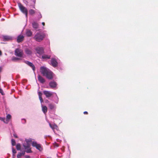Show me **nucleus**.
<instances>
[{
    "label": "nucleus",
    "instance_id": "ddd939ff",
    "mask_svg": "<svg viewBox=\"0 0 158 158\" xmlns=\"http://www.w3.org/2000/svg\"><path fill=\"white\" fill-rule=\"evenodd\" d=\"M24 36L21 35H19L17 37V42L18 43L21 42L24 40Z\"/></svg>",
    "mask_w": 158,
    "mask_h": 158
},
{
    "label": "nucleus",
    "instance_id": "1a4fd4ad",
    "mask_svg": "<svg viewBox=\"0 0 158 158\" xmlns=\"http://www.w3.org/2000/svg\"><path fill=\"white\" fill-rule=\"evenodd\" d=\"M24 63L31 67L34 71L35 70V66L32 63L27 60L25 61Z\"/></svg>",
    "mask_w": 158,
    "mask_h": 158
},
{
    "label": "nucleus",
    "instance_id": "2eb2a0df",
    "mask_svg": "<svg viewBox=\"0 0 158 158\" xmlns=\"http://www.w3.org/2000/svg\"><path fill=\"white\" fill-rule=\"evenodd\" d=\"M38 80L41 83H44L45 81V79L40 75L38 76Z\"/></svg>",
    "mask_w": 158,
    "mask_h": 158
},
{
    "label": "nucleus",
    "instance_id": "bb28decb",
    "mask_svg": "<svg viewBox=\"0 0 158 158\" xmlns=\"http://www.w3.org/2000/svg\"><path fill=\"white\" fill-rule=\"evenodd\" d=\"M26 150V152L27 153H32V152L31 150V148H28Z\"/></svg>",
    "mask_w": 158,
    "mask_h": 158
},
{
    "label": "nucleus",
    "instance_id": "6ab92c4d",
    "mask_svg": "<svg viewBox=\"0 0 158 158\" xmlns=\"http://www.w3.org/2000/svg\"><path fill=\"white\" fill-rule=\"evenodd\" d=\"M42 110L44 114H45L47 112V108L46 106H42Z\"/></svg>",
    "mask_w": 158,
    "mask_h": 158
},
{
    "label": "nucleus",
    "instance_id": "4be33fe9",
    "mask_svg": "<svg viewBox=\"0 0 158 158\" xmlns=\"http://www.w3.org/2000/svg\"><path fill=\"white\" fill-rule=\"evenodd\" d=\"M21 148V144L18 143L16 145V148L17 150H20Z\"/></svg>",
    "mask_w": 158,
    "mask_h": 158
},
{
    "label": "nucleus",
    "instance_id": "a19ab883",
    "mask_svg": "<svg viewBox=\"0 0 158 158\" xmlns=\"http://www.w3.org/2000/svg\"><path fill=\"white\" fill-rule=\"evenodd\" d=\"M42 24L44 26L45 25V23L44 22L42 23Z\"/></svg>",
    "mask_w": 158,
    "mask_h": 158
},
{
    "label": "nucleus",
    "instance_id": "f8f14e48",
    "mask_svg": "<svg viewBox=\"0 0 158 158\" xmlns=\"http://www.w3.org/2000/svg\"><path fill=\"white\" fill-rule=\"evenodd\" d=\"M50 127L54 131H55V130L57 131L58 130L59 128L57 125L55 124H51V123L49 124Z\"/></svg>",
    "mask_w": 158,
    "mask_h": 158
},
{
    "label": "nucleus",
    "instance_id": "e433bc0d",
    "mask_svg": "<svg viewBox=\"0 0 158 158\" xmlns=\"http://www.w3.org/2000/svg\"><path fill=\"white\" fill-rule=\"evenodd\" d=\"M83 113L84 114H88V112H87V111H84V112H83Z\"/></svg>",
    "mask_w": 158,
    "mask_h": 158
},
{
    "label": "nucleus",
    "instance_id": "a211bd4d",
    "mask_svg": "<svg viewBox=\"0 0 158 158\" xmlns=\"http://www.w3.org/2000/svg\"><path fill=\"white\" fill-rule=\"evenodd\" d=\"M26 34L27 37H30L32 35V32L30 30H28L27 31Z\"/></svg>",
    "mask_w": 158,
    "mask_h": 158
},
{
    "label": "nucleus",
    "instance_id": "412c9836",
    "mask_svg": "<svg viewBox=\"0 0 158 158\" xmlns=\"http://www.w3.org/2000/svg\"><path fill=\"white\" fill-rule=\"evenodd\" d=\"M32 26L33 28H37L38 27V23L35 22H34L32 23Z\"/></svg>",
    "mask_w": 158,
    "mask_h": 158
},
{
    "label": "nucleus",
    "instance_id": "4c0bfd02",
    "mask_svg": "<svg viewBox=\"0 0 158 158\" xmlns=\"http://www.w3.org/2000/svg\"><path fill=\"white\" fill-rule=\"evenodd\" d=\"M14 137L15 138H18V136L16 134H14Z\"/></svg>",
    "mask_w": 158,
    "mask_h": 158
},
{
    "label": "nucleus",
    "instance_id": "c9c22d12",
    "mask_svg": "<svg viewBox=\"0 0 158 158\" xmlns=\"http://www.w3.org/2000/svg\"><path fill=\"white\" fill-rule=\"evenodd\" d=\"M25 157V158H30V156H29L26 155Z\"/></svg>",
    "mask_w": 158,
    "mask_h": 158
},
{
    "label": "nucleus",
    "instance_id": "2f4dec72",
    "mask_svg": "<svg viewBox=\"0 0 158 158\" xmlns=\"http://www.w3.org/2000/svg\"><path fill=\"white\" fill-rule=\"evenodd\" d=\"M38 93L39 97H42V94L41 92H39Z\"/></svg>",
    "mask_w": 158,
    "mask_h": 158
},
{
    "label": "nucleus",
    "instance_id": "b1692460",
    "mask_svg": "<svg viewBox=\"0 0 158 158\" xmlns=\"http://www.w3.org/2000/svg\"><path fill=\"white\" fill-rule=\"evenodd\" d=\"M35 11L32 9H31L29 10V13L30 15H32L35 14Z\"/></svg>",
    "mask_w": 158,
    "mask_h": 158
},
{
    "label": "nucleus",
    "instance_id": "c756f323",
    "mask_svg": "<svg viewBox=\"0 0 158 158\" xmlns=\"http://www.w3.org/2000/svg\"><path fill=\"white\" fill-rule=\"evenodd\" d=\"M22 123H23V124H25L26 123V120L25 119H22Z\"/></svg>",
    "mask_w": 158,
    "mask_h": 158
},
{
    "label": "nucleus",
    "instance_id": "0eeeda50",
    "mask_svg": "<svg viewBox=\"0 0 158 158\" xmlns=\"http://www.w3.org/2000/svg\"><path fill=\"white\" fill-rule=\"evenodd\" d=\"M51 62L52 66L54 67H56L58 66V62L54 58H52L51 59Z\"/></svg>",
    "mask_w": 158,
    "mask_h": 158
},
{
    "label": "nucleus",
    "instance_id": "473e14b6",
    "mask_svg": "<svg viewBox=\"0 0 158 158\" xmlns=\"http://www.w3.org/2000/svg\"><path fill=\"white\" fill-rule=\"evenodd\" d=\"M0 93L2 94V95H3L4 94L3 93V90L0 88Z\"/></svg>",
    "mask_w": 158,
    "mask_h": 158
},
{
    "label": "nucleus",
    "instance_id": "cd10ccee",
    "mask_svg": "<svg viewBox=\"0 0 158 158\" xmlns=\"http://www.w3.org/2000/svg\"><path fill=\"white\" fill-rule=\"evenodd\" d=\"M22 156V154L20 152H19L18 153L17 156L18 158H20Z\"/></svg>",
    "mask_w": 158,
    "mask_h": 158
},
{
    "label": "nucleus",
    "instance_id": "f03ea898",
    "mask_svg": "<svg viewBox=\"0 0 158 158\" xmlns=\"http://www.w3.org/2000/svg\"><path fill=\"white\" fill-rule=\"evenodd\" d=\"M45 36L44 34L38 33L35 35L34 39L38 42H40L44 39Z\"/></svg>",
    "mask_w": 158,
    "mask_h": 158
},
{
    "label": "nucleus",
    "instance_id": "7c9ffc66",
    "mask_svg": "<svg viewBox=\"0 0 158 158\" xmlns=\"http://www.w3.org/2000/svg\"><path fill=\"white\" fill-rule=\"evenodd\" d=\"M39 99L41 103L43 102V100L42 97H39Z\"/></svg>",
    "mask_w": 158,
    "mask_h": 158
},
{
    "label": "nucleus",
    "instance_id": "39448f33",
    "mask_svg": "<svg viewBox=\"0 0 158 158\" xmlns=\"http://www.w3.org/2000/svg\"><path fill=\"white\" fill-rule=\"evenodd\" d=\"M32 145L33 147H35L37 149L40 151L43 149L41 145L40 144H38L36 142L33 141L32 143Z\"/></svg>",
    "mask_w": 158,
    "mask_h": 158
},
{
    "label": "nucleus",
    "instance_id": "ea45409f",
    "mask_svg": "<svg viewBox=\"0 0 158 158\" xmlns=\"http://www.w3.org/2000/svg\"><path fill=\"white\" fill-rule=\"evenodd\" d=\"M2 68L1 67H0V72H1L2 70Z\"/></svg>",
    "mask_w": 158,
    "mask_h": 158
},
{
    "label": "nucleus",
    "instance_id": "f704fd0d",
    "mask_svg": "<svg viewBox=\"0 0 158 158\" xmlns=\"http://www.w3.org/2000/svg\"><path fill=\"white\" fill-rule=\"evenodd\" d=\"M26 141L27 143H28V142H31V140H29L28 139H27V140H26Z\"/></svg>",
    "mask_w": 158,
    "mask_h": 158
},
{
    "label": "nucleus",
    "instance_id": "72a5a7b5",
    "mask_svg": "<svg viewBox=\"0 0 158 158\" xmlns=\"http://www.w3.org/2000/svg\"><path fill=\"white\" fill-rule=\"evenodd\" d=\"M26 152V151H23L22 152V153H21L22 154V155L23 156L25 154V152Z\"/></svg>",
    "mask_w": 158,
    "mask_h": 158
},
{
    "label": "nucleus",
    "instance_id": "393cba45",
    "mask_svg": "<svg viewBox=\"0 0 158 158\" xmlns=\"http://www.w3.org/2000/svg\"><path fill=\"white\" fill-rule=\"evenodd\" d=\"M49 108L51 110H52L54 108V106L53 104L50 103L49 104Z\"/></svg>",
    "mask_w": 158,
    "mask_h": 158
},
{
    "label": "nucleus",
    "instance_id": "a878e982",
    "mask_svg": "<svg viewBox=\"0 0 158 158\" xmlns=\"http://www.w3.org/2000/svg\"><path fill=\"white\" fill-rule=\"evenodd\" d=\"M11 144L12 146H14L16 144V142L15 139H11Z\"/></svg>",
    "mask_w": 158,
    "mask_h": 158
},
{
    "label": "nucleus",
    "instance_id": "423d86ee",
    "mask_svg": "<svg viewBox=\"0 0 158 158\" xmlns=\"http://www.w3.org/2000/svg\"><path fill=\"white\" fill-rule=\"evenodd\" d=\"M36 53L40 54H42L44 53V49L42 47H37L35 48Z\"/></svg>",
    "mask_w": 158,
    "mask_h": 158
},
{
    "label": "nucleus",
    "instance_id": "f3484780",
    "mask_svg": "<svg viewBox=\"0 0 158 158\" xmlns=\"http://www.w3.org/2000/svg\"><path fill=\"white\" fill-rule=\"evenodd\" d=\"M51 57V56L44 54L42 56V58L43 59H50Z\"/></svg>",
    "mask_w": 158,
    "mask_h": 158
},
{
    "label": "nucleus",
    "instance_id": "5701e85b",
    "mask_svg": "<svg viewBox=\"0 0 158 158\" xmlns=\"http://www.w3.org/2000/svg\"><path fill=\"white\" fill-rule=\"evenodd\" d=\"M23 146L25 149H27L28 148H30V145L28 143H27V144L26 145H23Z\"/></svg>",
    "mask_w": 158,
    "mask_h": 158
},
{
    "label": "nucleus",
    "instance_id": "9b49d317",
    "mask_svg": "<svg viewBox=\"0 0 158 158\" xmlns=\"http://www.w3.org/2000/svg\"><path fill=\"white\" fill-rule=\"evenodd\" d=\"M3 40L5 41H9L12 39V37L8 35H4L2 37Z\"/></svg>",
    "mask_w": 158,
    "mask_h": 158
},
{
    "label": "nucleus",
    "instance_id": "dca6fc26",
    "mask_svg": "<svg viewBox=\"0 0 158 158\" xmlns=\"http://www.w3.org/2000/svg\"><path fill=\"white\" fill-rule=\"evenodd\" d=\"M25 52L27 55H31L32 53V52L31 50L28 48H26L25 49Z\"/></svg>",
    "mask_w": 158,
    "mask_h": 158
},
{
    "label": "nucleus",
    "instance_id": "aec40b11",
    "mask_svg": "<svg viewBox=\"0 0 158 158\" xmlns=\"http://www.w3.org/2000/svg\"><path fill=\"white\" fill-rule=\"evenodd\" d=\"M20 59L19 58L16 57L15 56H13L12 59L11 60L13 61H16L20 60Z\"/></svg>",
    "mask_w": 158,
    "mask_h": 158
},
{
    "label": "nucleus",
    "instance_id": "c85d7f7f",
    "mask_svg": "<svg viewBox=\"0 0 158 158\" xmlns=\"http://www.w3.org/2000/svg\"><path fill=\"white\" fill-rule=\"evenodd\" d=\"M12 151L13 153L14 154H15L16 153V151L13 148H12Z\"/></svg>",
    "mask_w": 158,
    "mask_h": 158
},
{
    "label": "nucleus",
    "instance_id": "79ce46f5",
    "mask_svg": "<svg viewBox=\"0 0 158 158\" xmlns=\"http://www.w3.org/2000/svg\"><path fill=\"white\" fill-rule=\"evenodd\" d=\"M2 55V52L0 50V56H1Z\"/></svg>",
    "mask_w": 158,
    "mask_h": 158
},
{
    "label": "nucleus",
    "instance_id": "f257e3e1",
    "mask_svg": "<svg viewBox=\"0 0 158 158\" xmlns=\"http://www.w3.org/2000/svg\"><path fill=\"white\" fill-rule=\"evenodd\" d=\"M40 71L43 75L45 76L47 78L50 80L53 78L52 72L46 67H41L40 68Z\"/></svg>",
    "mask_w": 158,
    "mask_h": 158
},
{
    "label": "nucleus",
    "instance_id": "6e6552de",
    "mask_svg": "<svg viewBox=\"0 0 158 158\" xmlns=\"http://www.w3.org/2000/svg\"><path fill=\"white\" fill-rule=\"evenodd\" d=\"M11 118V115L10 114H8L6 115V118H3L2 119V120L6 123H7L10 121V120Z\"/></svg>",
    "mask_w": 158,
    "mask_h": 158
},
{
    "label": "nucleus",
    "instance_id": "4468645a",
    "mask_svg": "<svg viewBox=\"0 0 158 158\" xmlns=\"http://www.w3.org/2000/svg\"><path fill=\"white\" fill-rule=\"evenodd\" d=\"M49 85L52 88H54L56 86L57 84L56 82L52 81L50 82Z\"/></svg>",
    "mask_w": 158,
    "mask_h": 158
},
{
    "label": "nucleus",
    "instance_id": "7ed1b4c3",
    "mask_svg": "<svg viewBox=\"0 0 158 158\" xmlns=\"http://www.w3.org/2000/svg\"><path fill=\"white\" fill-rule=\"evenodd\" d=\"M18 5L19 9L25 15L26 17L27 18L28 10L27 8L24 6L20 3H19Z\"/></svg>",
    "mask_w": 158,
    "mask_h": 158
},
{
    "label": "nucleus",
    "instance_id": "9d476101",
    "mask_svg": "<svg viewBox=\"0 0 158 158\" xmlns=\"http://www.w3.org/2000/svg\"><path fill=\"white\" fill-rule=\"evenodd\" d=\"M43 93L45 94L47 98L51 97L53 95V93L50 91H44Z\"/></svg>",
    "mask_w": 158,
    "mask_h": 158
},
{
    "label": "nucleus",
    "instance_id": "58836bf2",
    "mask_svg": "<svg viewBox=\"0 0 158 158\" xmlns=\"http://www.w3.org/2000/svg\"><path fill=\"white\" fill-rule=\"evenodd\" d=\"M49 102V101H48V100H47V99H46V100H45V102L46 103H48V102Z\"/></svg>",
    "mask_w": 158,
    "mask_h": 158
},
{
    "label": "nucleus",
    "instance_id": "20e7f679",
    "mask_svg": "<svg viewBox=\"0 0 158 158\" xmlns=\"http://www.w3.org/2000/svg\"><path fill=\"white\" fill-rule=\"evenodd\" d=\"M15 54L17 56L20 57H23V51L21 49L17 48L15 50Z\"/></svg>",
    "mask_w": 158,
    "mask_h": 158
}]
</instances>
